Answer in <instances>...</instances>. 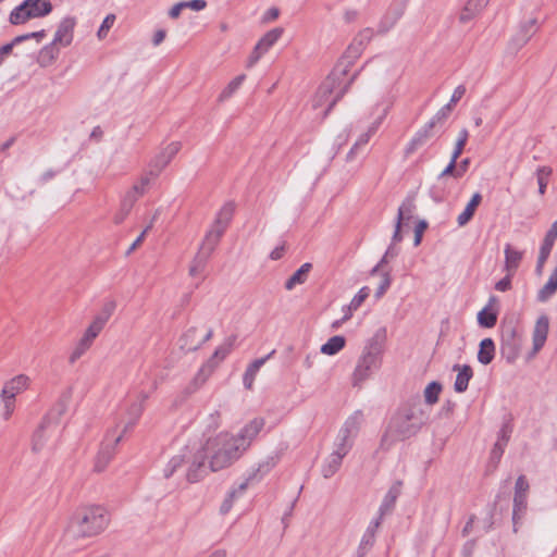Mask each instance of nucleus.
<instances>
[{"mask_svg": "<svg viewBox=\"0 0 557 557\" xmlns=\"http://www.w3.org/2000/svg\"><path fill=\"white\" fill-rule=\"evenodd\" d=\"M264 426V419L253 418L237 433L220 432L209 437L203 445L208 468L218 472L232 467L250 448Z\"/></svg>", "mask_w": 557, "mask_h": 557, "instance_id": "obj_1", "label": "nucleus"}, {"mask_svg": "<svg viewBox=\"0 0 557 557\" xmlns=\"http://www.w3.org/2000/svg\"><path fill=\"white\" fill-rule=\"evenodd\" d=\"M429 418L420 401L409 404L399 409L392 418L383 437L382 446L389 448L395 442L414 436Z\"/></svg>", "mask_w": 557, "mask_h": 557, "instance_id": "obj_2", "label": "nucleus"}, {"mask_svg": "<svg viewBox=\"0 0 557 557\" xmlns=\"http://www.w3.org/2000/svg\"><path fill=\"white\" fill-rule=\"evenodd\" d=\"M107 509L99 505L78 508L70 517L64 530L70 539H90L101 534L109 525Z\"/></svg>", "mask_w": 557, "mask_h": 557, "instance_id": "obj_3", "label": "nucleus"}, {"mask_svg": "<svg viewBox=\"0 0 557 557\" xmlns=\"http://www.w3.org/2000/svg\"><path fill=\"white\" fill-rule=\"evenodd\" d=\"M386 342V329H379L367 342L352 373V384L361 385L381 367Z\"/></svg>", "mask_w": 557, "mask_h": 557, "instance_id": "obj_4", "label": "nucleus"}, {"mask_svg": "<svg viewBox=\"0 0 557 557\" xmlns=\"http://www.w3.org/2000/svg\"><path fill=\"white\" fill-rule=\"evenodd\" d=\"M362 416L356 412L347 418L339 429L333 445L334 454L345 457L352 446L354 437L358 434Z\"/></svg>", "mask_w": 557, "mask_h": 557, "instance_id": "obj_5", "label": "nucleus"}, {"mask_svg": "<svg viewBox=\"0 0 557 557\" xmlns=\"http://www.w3.org/2000/svg\"><path fill=\"white\" fill-rule=\"evenodd\" d=\"M52 5L49 0H25L10 14V22L14 25L25 23L29 18L41 17L49 14Z\"/></svg>", "mask_w": 557, "mask_h": 557, "instance_id": "obj_6", "label": "nucleus"}, {"mask_svg": "<svg viewBox=\"0 0 557 557\" xmlns=\"http://www.w3.org/2000/svg\"><path fill=\"white\" fill-rule=\"evenodd\" d=\"M336 81L334 77H327L321 86L318 88L315 95L313 96L311 100V106L313 110L324 109L322 116H325L329 111L332 109V107L336 103L338 98L343 95L344 90L341 89L334 94Z\"/></svg>", "mask_w": 557, "mask_h": 557, "instance_id": "obj_7", "label": "nucleus"}, {"mask_svg": "<svg viewBox=\"0 0 557 557\" xmlns=\"http://www.w3.org/2000/svg\"><path fill=\"white\" fill-rule=\"evenodd\" d=\"M122 434H115V429H112L107 433L106 438L101 444L100 449L95 458V472L101 473L107 469V467L113 459L116 451V447L122 441Z\"/></svg>", "mask_w": 557, "mask_h": 557, "instance_id": "obj_8", "label": "nucleus"}, {"mask_svg": "<svg viewBox=\"0 0 557 557\" xmlns=\"http://www.w3.org/2000/svg\"><path fill=\"white\" fill-rule=\"evenodd\" d=\"M103 329L104 325L92 318L91 322L88 324L82 337L75 344L69 356V362L71 364H74L91 348L95 339L99 336Z\"/></svg>", "mask_w": 557, "mask_h": 557, "instance_id": "obj_9", "label": "nucleus"}, {"mask_svg": "<svg viewBox=\"0 0 557 557\" xmlns=\"http://www.w3.org/2000/svg\"><path fill=\"white\" fill-rule=\"evenodd\" d=\"M234 211L235 206L233 202L225 203L218 212L211 228L205 236V239L218 245L228 223L233 218Z\"/></svg>", "mask_w": 557, "mask_h": 557, "instance_id": "obj_10", "label": "nucleus"}, {"mask_svg": "<svg viewBox=\"0 0 557 557\" xmlns=\"http://www.w3.org/2000/svg\"><path fill=\"white\" fill-rule=\"evenodd\" d=\"M182 143L171 141L164 146L149 162L150 174L158 177L160 173L171 163L175 156L181 151Z\"/></svg>", "mask_w": 557, "mask_h": 557, "instance_id": "obj_11", "label": "nucleus"}, {"mask_svg": "<svg viewBox=\"0 0 557 557\" xmlns=\"http://www.w3.org/2000/svg\"><path fill=\"white\" fill-rule=\"evenodd\" d=\"M392 106H393V98L388 99V101L383 107L380 115L371 123V125L368 127V129L364 133L360 134V136L358 137V139L352 145V147L350 148V150L348 151V153L346 156L347 161H352L356 157L357 150L360 147H362L369 143L370 138L375 134L379 126L381 125L383 120L386 117Z\"/></svg>", "mask_w": 557, "mask_h": 557, "instance_id": "obj_12", "label": "nucleus"}, {"mask_svg": "<svg viewBox=\"0 0 557 557\" xmlns=\"http://www.w3.org/2000/svg\"><path fill=\"white\" fill-rule=\"evenodd\" d=\"M232 343L223 344L215 349L212 357L200 368L194 382L197 386L202 385L213 373L219 362L222 361L231 351Z\"/></svg>", "mask_w": 557, "mask_h": 557, "instance_id": "obj_13", "label": "nucleus"}, {"mask_svg": "<svg viewBox=\"0 0 557 557\" xmlns=\"http://www.w3.org/2000/svg\"><path fill=\"white\" fill-rule=\"evenodd\" d=\"M212 336L211 329L189 327L181 337V348L185 351H195Z\"/></svg>", "mask_w": 557, "mask_h": 557, "instance_id": "obj_14", "label": "nucleus"}, {"mask_svg": "<svg viewBox=\"0 0 557 557\" xmlns=\"http://www.w3.org/2000/svg\"><path fill=\"white\" fill-rule=\"evenodd\" d=\"M280 458L281 455L277 451L264 456L259 460L257 467L248 473L244 482H247V485H249L250 483L261 481L278 463Z\"/></svg>", "mask_w": 557, "mask_h": 557, "instance_id": "obj_15", "label": "nucleus"}, {"mask_svg": "<svg viewBox=\"0 0 557 557\" xmlns=\"http://www.w3.org/2000/svg\"><path fill=\"white\" fill-rule=\"evenodd\" d=\"M215 247V244L203 239L201 246L199 247L198 252L196 253L189 265L188 272L191 277H197L203 272L206 264Z\"/></svg>", "mask_w": 557, "mask_h": 557, "instance_id": "obj_16", "label": "nucleus"}, {"mask_svg": "<svg viewBox=\"0 0 557 557\" xmlns=\"http://www.w3.org/2000/svg\"><path fill=\"white\" fill-rule=\"evenodd\" d=\"M207 467H208L207 453L205 451V448L202 447V449L199 450L194 456V459L187 469V472H186L187 481L190 483H196V482L200 481L207 472Z\"/></svg>", "mask_w": 557, "mask_h": 557, "instance_id": "obj_17", "label": "nucleus"}, {"mask_svg": "<svg viewBox=\"0 0 557 557\" xmlns=\"http://www.w3.org/2000/svg\"><path fill=\"white\" fill-rule=\"evenodd\" d=\"M51 422L48 418H45L36 428L32 436V450L34 453L42 451L51 438Z\"/></svg>", "mask_w": 557, "mask_h": 557, "instance_id": "obj_18", "label": "nucleus"}, {"mask_svg": "<svg viewBox=\"0 0 557 557\" xmlns=\"http://www.w3.org/2000/svg\"><path fill=\"white\" fill-rule=\"evenodd\" d=\"M75 24H76V22H75V18H73V17L63 18L60 22L58 29L54 34V38L52 41L53 45H57L60 47L70 46L73 40V32H74Z\"/></svg>", "mask_w": 557, "mask_h": 557, "instance_id": "obj_19", "label": "nucleus"}, {"mask_svg": "<svg viewBox=\"0 0 557 557\" xmlns=\"http://www.w3.org/2000/svg\"><path fill=\"white\" fill-rule=\"evenodd\" d=\"M397 82V75L388 67H379L372 76V88L375 91L392 88Z\"/></svg>", "mask_w": 557, "mask_h": 557, "instance_id": "obj_20", "label": "nucleus"}, {"mask_svg": "<svg viewBox=\"0 0 557 557\" xmlns=\"http://www.w3.org/2000/svg\"><path fill=\"white\" fill-rule=\"evenodd\" d=\"M549 329V321L546 315H541L533 330V355H535L545 344Z\"/></svg>", "mask_w": 557, "mask_h": 557, "instance_id": "obj_21", "label": "nucleus"}, {"mask_svg": "<svg viewBox=\"0 0 557 557\" xmlns=\"http://www.w3.org/2000/svg\"><path fill=\"white\" fill-rule=\"evenodd\" d=\"M556 238H557V220L553 223V225L550 226L549 231L547 232V234L544 238L543 245L540 250L539 259H537V267H536L537 272L542 271V268L552 251V248L554 246Z\"/></svg>", "mask_w": 557, "mask_h": 557, "instance_id": "obj_22", "label": "nucleus"}, {"mask_svg": "<svg viewBox=\"0 0 557 557\" xmlns=\"http://www.w3.org/2000/svg\"><path fill=\"white\" fill-rule=\"evenodd\" d=\"M29 383L30 379L27 375L18 374L4 383L1 394L15 398L16 395L28 388Z\"/></svg>", "mask_w": 557, "mask_h": 557, "instance_id": "obj_23", "label": "nucleus"}, {"mask_svg": "<svg viewBox=\"0 0 557 557\" xmlns=\"http://www.w3.org/2000/svg\"><path fill=\"white\" fill-rule=\"evenodd\" d=\"M535 21H529V26L523 25L521 26L520 30L510 39L508 42V49L517 52L519 49H521L523 46L527 45V42L532 37V30Z\"/></svg>", "mask_w": 557, "mask_h": 557, "instance_id": "obj_24", "label": "nucleus"}, {"mask_svg": "<svg viewBox=\"0 0 557 557\" xmlns=\"http://www.w3.org/2000/svg\"><path fill=\"white\" fill-rule=\"evenodd\" d=\"M488 2L490 0H468L463 10L460 13V22L467 23L471 21L474 16H476L484 10Z\"/></svg>", "mask_w": 557, "mask_h": 557, "instance_id": "obj_25", "label": "nucleus"}, {"mask_svg": "<svg viewBox=\"0 0 557 557\" xmlns=\"http://www.w3.org/2000/svg\"><path fill=\"white\" fill-rule=\"evenodd\" d=\"M453 370L457 371L454 388L457 393H463L468 388L469 381L473 375L472 369L468 364H455Z\"/></svg>", "mask_w": 557, "mask_h": 557, "instance_id": "obj_26", "label": "nucleus"}, {"mask_svg": "<svg viewBox=\"0 0 557 557\" xmlns=\"http://www.w3.org/2000/svg\"><path fill=\"white\" fill-rule=\"evenodd\" d=\"M482 201V196L480 193H474L467 203L465 210L458 215L457 223L459 226H465L474 215L476 208L480 206Z\"/></svg>", "mask_w": 557, "mask_h": 557, "instance_id": "obj_27", "label": "nucleus"}, {"mask_svg": "<svg viewBox=\"0 0 557 557\" xmlns=\"http://www.w3.org/2000/svg\"><path fill=\"white\" fill-rule=\"evenodd\" d=\"M522 259V252L513 249L510 245L505 247V271L513 275Z\"/></svg>", "mask_w": 557, "mask_h": 557, "instance_id": "obj_28", "label": "nucleus"}, {"mask_svg": "<svg viewBox=\"0 0 557 557\" xmlns=\"http://www.w3.org/2000/svg\"><path fill=\"white\" fill-rule=\"evenodd\" d=\"M527 498L528 496L523 495H515L513 496V511H512V522H513V532H518V525L521 523L523 516L527 510Z\"/></svg>", "mask_w": 557, "mask_h": 557, "instance_id": "obj_29", "label": "nucleus"}, {"mask_svg": "<svg viewBox=\"0 0 557 557\" xmlns=\"http://www.w3.org/2000/svg\"><path fill=\"white\" fill-rule=\"evenodd\" d=\"M246 75L240 74L234 77L228 84L221 90L219 94L216 101L219 103H224L228 99L233 97V95L238 90V88L242 86V84L245 82Z\"/></svg>", "mask_w": 557, "mask_h": 557, "instance_id": "obj_30", "label": "nucleus"}, {"mask_svg": "<svg viewBox=\"0 0 557 557\" xmlns=\"http://www.w3.org/2000/svg\"><path fill=\"white\" fill-rule=\"evenodd\" d=\"M144 410H145V407H143L141 403L133 401L128 406L127 411H126L127 421H126L125 425L123 426L122 431L120 432V434H122V436L137 423L139 418L141 417Z\"/></svg>", "mask_w": 557, "mask_h": 557, "instance_id": "obj_31", "label": "nucleus"}, {"mask_svg": "<svg viewBox=\"0 0 557 557\" xmlns=\"http://www.w3.org/2000/svg\"><path fill=\"white\" fill-rule=\"evenodd\" d=\"M312 268V264L309 262L304 263L286 282H285V288L287 290L294 289L295 286L304 284L307 278L308 274Z\"/></svg>", "mask_w": 557, "mask_h": 557, "instance_id": "obj_32", "label": "nucleus"}, {"mask_svg": "<svg viewBox=\"0 0 557 557\" xmlns=\"http://www.w3.org/2000/svg\"><path fill=\"white\" fill-rule=\"evenodd\" d=\"M343 459L338 454L331 453L321 467L322 475L325 479L333 476L341 468Z\"/></svg>", "mask_w": 557, "mask_h": 557, "instance_id": "obj_33", "label": "nucleus"}, {"mask_svg": "<svg viewBox=\"0 0 557 557\" xmlns=\"http://www.w3.org/2000/svg\"><path fill=\"white\" fill-rule=\"evenodd\" d=\"M273 354V351L268 356V357H264V358H260V359H256L255 361H252L245 374H244V385L247 389H251L252 388V385H253V381H255V377L258 373V371L260 370V368L264 364V362L267 361V359Z\"/></svg>", "mask_w": 557, "mask_h": 557, "instance_id": "obj_34", "label": "nucleus"}, {"mask_svg": "<svg viewBox=\"0 0 557 557\" xmlns=\"http://www.w3.org/2000/svg\"><path fill=\"white\" fill-rule=\"evenodd\" d=\"M379 525H380V519H377V520H375L373 522V525H371L368 529V531L366 532V534L361 539L359 547L357 549V556L358 557H363L367 554V552L369 550V548L373 545V543H374V533H375V530L379 528Z\"/></svg>", "mask_w": 557, "mask_h": 557, "instance_id": "obj_35", "label": "nucleus"}, {"mask_svg": "<svg viewBox=\"0 0 557 557\" xmlns=\"http://www.w3.org/2000/svg\"><path fill=\"white\" fill-rule=\"evenodd\" d=\"M495 354V345L494 342L491 338H484L480 343V349L478 352V360L482 364H488L492 362Z\"/></svg>", "mask_w": 557, "mask_h": 557, "instance_id": "obj_36", "label": "nucleus"}, {"mask_svg": "<svg viewBox=\"0 0 557 557\" xmlns=\"http://www.w3.org/2000/svg\"><path fill=\"white\" fill-rule=\"evenodd\" d=\"M135 203L136 201L134 200V197L125 194L121 201L120 209L113 216V222L115 224H121L127 218Z\"/></svg>", "mask_w": 557, "mask_h": 557, "instance_id": "obj_37", "label": "nucleus"}, {"mask_svg": "<svg viewBox=\"0 0 557 557\" xmlns=\"http://www.w3.org/2000/svg\"><path fill=\"white\" fill-rule=\"evenodd\" d=\"M247 487H248L247 482H242L236 488L232 490L227 494V496L225 497V499L223 500V503L221 504V507H220V511L222 515H226L227 512H230V510L233 507V503H234L235 498H237L239 495H242L247 490Z\"/></svg>", "mask_w": 557, "mask_h": 557, "instance_id": "obj_38", "label": "nucleus"}, {"mask_svg": "<svg viewBox=\"0 0 557 557\" xmlns=\"http://www.w3.org/2000/svg\"><path fill=\"white\" fill-rule=\"evenodd\" d=\"M345 343L346 339L344 336L335 335L321 346V352L333 356L345 347Z\"/></svg>", "mask_w": 557, "mask_h": 557, "instance_id": "obj_39", "label": "nucleus"}, {"mask_svg": "<svg viewBox=\"0 0 557 557\" xmlns=\"http://www.w3.org/2000/svg\"><path fill=\"white\" fill-rule=\"evenodd\" d=\"M282 34V28H273L263 35V37L257 42V46L267 52L278 40Z\"/></svg>", "mask_w": 557, "mask_h": 557, "instance_id": "obj_40", "label": "nucleus"}, {"mask_svg": "<svg viewBox=\"0 0 557 557\" xmlns=\"http://www.w3.org/2000/svg\"><path fill=\"white\" fill-rule=\"evenodd\" d=\"M557 292V274H550L547 283L539 290L537 300L544 302Z\"/></svg>", "mask_w": 557, "mask_h": 557, "instance_id": "obj_41", "label": "nucleus"}, {"mask_svg": "<svg viewBox=\"0 0 557 557\" xmlns=\"http://www.w3.org/2000/svg\"><path fill=\"white\" fill-rule=\"evenodd\" d=\"M58 54H59V49L57 48V45H53V42H51L50 45L45 46L40 50L39 57H38V62L41 66H47V65L51 64L57 59Z\"/></svg>", "mask_w": 557, "mask_h": 557, "instance_id": "obj_42", "label": "nucleus"}, {"mask_svg": "<svg viewBox=\"0 0 557 557\" xmlns=\"http://www.w3.org/2000/svg\"><path fill=\"white\" fill-rule=\"evenodd\" d=\"M185 461V455L184 454H176L173 457L170 458V460L166 462V465L162 469L163 476L165 479L171 478L174 472L182 467V465Z\"/></svg>", "mask_w": 557, "mask_h": 557, "instance_id": "obj_43", "label": "nucleus"}, {"mask_svg": "<svg viewBox=\"0 0 557 557\" xmlns=\"http://www.w3.org/2000/svg\"><path fill=\"white\" fill-rule=\"evenodd\" d=\"M431 129L428 128L425 125L423 131L419 132L409 143L408 147L406 148V153L410 154L414 152L420 146H422L428 138L430 137Z\"/></svg>", "mask_w": 557, "mask_h": 557, "instance_id": "obj_44", "label": "nucleus"}, {"mask_svg": "<svg viewBox=\"0 0 557 557\" xmlns=\"http://www.w3.org/2000/svg\"><path fill=\"white\" fill-rule=\"evenodd\" d=\"M442 386L437 382H431L424 389V398L428 405H434L438 400Z\"/></svg>", "mask_w": 557, "mask_h": 557, "instance_id": "obj_45", "label": "nucleus"}, {"mask_svg": "<svg viewBox=\"0 0 557 557\" xmlns=\"http://www.w3.org/2000/svg\"><path fill=\"white\" fill-rule=\"evenodd\" d=\"M468 138H469V132L467 128H462L460 129V132L458 133V138L456 140V144H455V148L453 150V153H451V158L453 159H456L458 160V158L461 156L463 149H465V146L468 141Z\"/></svg>", "mask_w": 557, "mask_h": 557, "instance_id": "obj_46", "label": "nucleus"}, {"mask_svg": "<svg viewBox=\"0 0 557 557\" xmlns=\"http://www.w3.org/2000/svg\"><path fill=\"white\" fill-rule=\"evenodd\" d=\"M478 322L483 327H493L497 322V313L485 308L478 313Z\"/></svg>", "mask_w": 557, "mask_h": 557, "instance_id": "obj_47", "label": "nucleus"}, {"mask_svg": "<svg viewBox=\"0 0 557 557\" xmlns=\"http://www.w3.org/2000/svg\"><path fill=\"white\" fill-rule=\"evenodd\" d=\"M414 210V203L412 200L404 201L398 208V213L396 220L405 223L412 218V213Z\"/></svg>", "mask_w": 557, "mask_h": 557, "instance_id": "obj_48", "label": "nucleus"}, {"mask_svg": "<svg viewBox=\"0 0 557 557\" xmlns=\"http://www.w3.org/2000/svg\"><path fill=\"white\" fill-rule=\"evenodd\" d=\"M114 310H115V302L114 301H109V302L103 305V307L101 308L100 312L98 314H96L94 317V319L97 320L98 322H100L101 324H103L106 326V324L108 323V321L112 317Z\"/></svg>", "mask_w": 557, "mask_h": 557, "instance_id": "obj_49", "label": "nucleus"}, {"mask_svg": "<svg viewBox=\"0 0 557 557\" xmlns=\"http://www.w3.org/2000/svg\"><path fill=\"white\" fill-rule=\"evenodd\" d=\"M552 174V169L548 166H541L536 171L537 184H539V193L541 195L545 194L547 187L548 177Z\"/></svg>", "mask_w": 557, "mask_h": 557, "instance_id": "obj_50", "label": "nucleus"}, {"mask_svg": "<svg viewBox=\"0 0 557 557\" xmlns=\"http://www.w3.org/2000/svg\"><path fill=\"white\" fill-rule=\"evenodd\" d=\"M1 400H2V404H3L1 417H2V419L4 421H8L12 417V414L14 412V409H15V398L11 397V396H8V395L1 394Z\"/></svg>", "mask_w": 557, "mask_h": 557, "instance_id": "obj_51", "label": "nucleus"}, {"mask_svg": "<svg viewBox=\"0 0 557 557\" xmlns=\"http://www.w3.org/2000/svg\"><path fill=\"white\" fill-rule=\"evenodd\" d=\"M451 112L450 103H447L438 112L432 117V120L426 124L429 129H432L436 124L444 122L449 113Z\"/></svg>", "mask_w": 557, "mask_h": 557, "instance_id": "obj_52", "label": "nucleus"}, {"mask_svg": "<svg viewBox=\"0 0 557 557\" xmlns=\"http://www.w3.org/2000/svg\"><path fill=\"white\" fill-rule=\"evenodd\" d=\"M370 289L368 286H363L350 300V309H359L363 301L369 297Z\"/></svg>", "mask_w": 557, "mask_h": 557, "instance_id": "obj_53", "label": "nucleus"}, {"mask_svg": "<svg viewBox=\"0 0 557 557\" xmlns=\"http://www.w3.org/2000/svg\"><path fill=\"white\" fill-rule=\"evenodd\" d=\"M391 282H392V278H391L389 273L382 272L381 273V283L374 294L376 299H380L385 294V292L388 289V287L391 285Z\"/></svg>", "mask_w": 557, "mask_h": 557, "instance_id": "obj_54", "label": "nucleus"}, {"mask_svg": "<svg viewBox=\"0 0 557 557\" xmlns=\"http://www.w3.org/2000/svg\"><path fill=\"white\" fill-rule=\"evenodd\" d=\"M72 394H73V388L72 387H67L61 394L60 399L58 401V408H59V413L60 414L64 413L67 410L69 404H70L71 398H72Z\"/></svg>", "mask_w": 557, "mask_h": 557, "instance_id": "obj_55", "label": "nucleus"}, {"mask_svg": "<svg viewBox=\"0 0 557 557\" xmlns=\"http://www.w3.org/2000/svg\"><path fill=\"white\" fill-rule=\"evenodd\" d=\"M364 48L366 46L360 44V41L355 37L352 42L347 48L346 53L348 54V58L356 59L361 54Z\"/></svg>", "mask_w": 557, "mask_h": 557, "instance_id": "obj_56", "label": "nucleus"}, {"mask_svg": "<svg viewBox=\"0 0 557 557\" xmlns=\"http://www.w3.org/2000/svg\"><path fill=\"white\" fill-rule=\"evenodd\" d=\"M221 413L218 410L210 412L206 417V425L210 430H215L221 425Z\"/></svg>", "mask_w": 557, "mask_h": 557, "instance_id": "obj_57", "label": "nucleus"}, {"mask_svg": "<svg viewBox=\"0 0 557 557\" xmlns=\"http://www.w3.org/2000/svg\"><path fill=\"white\" fill-rule=\"evenodd\" d=\"M529 482L524 475L518 476L515 485V495L528 496Z\"/></svg>", "mask_w": 557, "mask_h": 557, "instance_id": "obj_58", "label": "nucleus"}, {"mask_svg": "<svg viewBox=\"0 0 557 557\" xmlns=\"http://www.w3.org/2000/svg\"><path fill=\"white\" fill-rule=\"evenodd\" d=\"M114 21H115L114 14H109L106 16V18L103 20V22L98 30L99 39H102L107 36V34H108L109 29L112 27Z\"/></svg>", "mask_w": 557, "mask_h": 557, "instance_id": "obj_59", "label": "nucleus"}, {"mask_svg": "<svg viewBox=\"0 0 557 557\" xmlns=\"http://www.w3.org/2000/svg\"><path fill=\"white\" fill-rule=\"evenodd\" d=\"M264 53L265 52L256 45V47L253 48V50L251 51L250 55L247 59L246 66L248 69H251Z\"/></svg>", "mask_w": 557, "mask_h": 557, "instance_id": "obj_60", "label": "nucleus"}, {"mask_svg": "<svg viewBox=\"0 0 557 557\" xmlns=\"http://www.w3.org/2000/svg\"><path fill=\"white\" fill-rule=\"evenodd\" d=\"M184 9H191L194 11H201L207 7V2L205 0H190V1H182Z\"/></svg>", "mask_w": 557, "mask_h": 557, "instance_id": "obj_61", "label": "nucleus"}, {"mask_svg": "<svg viewBox=\"0 0 557 557\" xmlns=\"http://www.w3.org/2000/svg\"><path fill=\"white\" fill-rule=\"evenodd\" d=\"M373 29L371 28H364L356 36V38L360 41V44H363V46H367L372 37H373Z\"/></svg>", "mask_w": 557, "mask_h": 557, "instance_id": "obj_62", "label": "nucleus"}, {"mask_svg": "<svg viewBox=\"0 0 557 557\" xmlns=\"http://www.w3.org/2000/svg\"><path fill=\"white\" fill-rule=\"evenodd\" d=\"M428 227V223L425 221H419V223L414 227V245L418 246L421 243L422 234Z\"/></svg>", "mask_w": 557, "mask_h": 557, "instance_id": "obj_63", "label": "nucleus"}, {"mask_svg": "<svg viewBox=\"0 0 557 557\" xmlns=\"http://www.w3.org/2000/svg\"><path fill=\"white\" fill-rule=\"evenodd\" d=\"M511 276L512 275H509V273H507L504 278H502L500 281H498L495 284V288L498 292H506V290L510 289V287H511Z\"/></svg>", "mask_w": 557, "mask_h": 557, "instance_id": "obj_64", "label": "nucleus"}]
</instances>
